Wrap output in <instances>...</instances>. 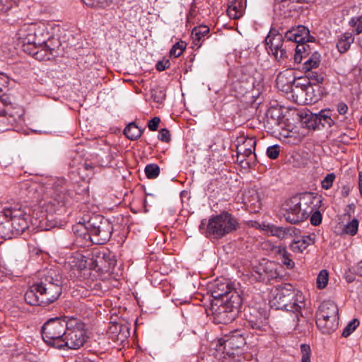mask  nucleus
<instances>
[{
	"label": "nucleus",
	"instance_id": "4468645a",
	"mask_svg": "<svg viewBox=\"0 0 362 362\" xmlns=\"http://www.w3.org/2000/svg\"><path fill=\"white\" fill-rule=\"evenodd\" d=\"M62 276L51 269L47 275V303H51L59 298L62 293Z\"/></svg>",
	"mask_w": 362,
	"mask_h": 362
},
{
	"label": "nucleus",
	"instance_id": "f8f14e48",
	"mask_svg": "<svg viewBox=\"0 0 362 362\" xmlns=\"http://www.w3.org/2000/svg\"><path fill=\"white\" fill-rule=\"evenodd\" d=\"M255 74L257 71L252 66L240 69L237 73L236 79L233 81L234 90L240 94H244L248 90L252 89L257 81L255 77Z\"/></svg>",
	"mask_w": 362,
	"mask_h": 362
},
{
	"label": "nucleus",
	"instance_id": "de8ad7c7",
	"mask_svg": "<svg viewBox=\"0 0 362 362\" xmlns=\"http://www.w3.org/2000/svg\"><path fill=\"white\" fill-rule=\"evenodd\" d=\"M87 6L105 7L108 6L112 0H82Z\"/></svg>",
	"mask_w": 362,
	"mask_h": 362
},
{
	"label": "nucleus",
	"instance_id": "864d4df0",
	"mask_svg": "<svg viewBox=\"0 0 362 362\" xmlns=\"http://www.w3.org/2000/svg\"><path fill=\"white\" fill-rule=\"evenodd\" d=\"M158 138L159 140L163 141V142H169L170 141V134L168 129H162L159 132Z\"/></svg>",
	"mask_w": 362,
	"mask_h": 362
},
{
	"label": "nucleus",
	"instance_id": "37998d69",
	"mask_svg": "<svg viewBox=\"0 0 362 362\" xmlns=\"http://www.w3.org/2000/svg\"><path fill=\"white\" fill-rule=\"evenodd\" d=\"M358 228V221L357 219L354 218L351 221L349 222L344 227V232L350 235L356 234Z\"/></svg>",
	"mask_w": 362,
	"mask_h": 362
},
{
	"label": "nucleus",
	"instance_id": "9b49d317",
	"mask_svg": "<svg viewBox=\"0 0 362 362\" xmlns=\"http://www.w3.org/2000/svg\"><path fill=\"white\" fill-rule=\"evenodd\" d=\"M265 42L270 52L278 62L288 58L292 54L293 48L288 47L287 41L285 42L282 35L279 33L270 31Z\"/></svg>",
	"mask_w": 362,
	"mask_h": 362
},
{
	"label": "nucleus",
	"instance_id": "20e7f679",
	"mask_svg": "<svg viewBox=\"0 0 362 362\" xmlns=\"http://www.w3.org/2000/svg\"><path fill=\"white\" fill-rule=\"evenodd\" d=\"M238 224V223L233 216L228 212H223L209 218L206 235L215 239H220L235 230Z\"/></svg>",
	"mask_w": 362,
	"mask_h": 362
},
{
	"label": "nucleus",
	"instance_id": "393cba45",
	"mask_svg": "<svg viewBox=\"0 0 362 362\" xmlns=\"http://www.w3.org/2000/svg\"><path fill=\"white\" fill-rule=\"evenodd\" d=\"M314 235H303L298 240H293L290 248L294 252H303L309 245L315 243Z\"/></svg>",
	"mask_w": 362,
	"mask_h": 362
},
{
	"label": "nucleus",
	"instance_id": "bf43d9fd",
	"mask_svg": "<svg viewBox=\"0 0 362 362\" xmlns=\"http://www.w3.org/2000/svg\"><path fill=\"white\" fill-rule=\"evenodd\" d=\"M305 57L304 54L303 53H298L296 51V53L294 54V62L297 64H299L301 62L303 58Z\"/></svg>",
	"mask_w": 362,
	"mask_h": 362
},
{
	"label": "nucleus",
	"instance_id": "774afa93",
	"mask_svg": "<svg viewBox=\"0 0 362 362\" xmlns=\"http://www.w3.org/2000/svg\"><path fill=\"white\" fill-rule=\"evenodd\" d=\"M235 7L232 8L231 6H230V7H229V8H228V13H229V16H233L234 18H238V16L236 14L233 15V14L231 13V11H232L233 10L234 11V10H235Z\"/></svg>",
	"mask_w": 362,
	"mask_h": 362
},
{
	"label": "nucleus",
	"instance_id": "2eb2a0df",
	"mask_svg": "<svg viewBox=\"0 0 362 362\" xmlns=\"http://www.w3.org/2000/svg\"><path fill=\"white\" fill-rule=\"evenodd\" d=\"M65 180L64 179H59L54 185V197L53 202L49 201L47 204V213L48 212V208L50 213H57L59 211L65 204L68 200V195L66 193V187H64Z\"/></svg>",
	"mask_w": 362,
	"mask_h": 362
},
{
	"label": "nucleus",
	"instance_id": "7ed1b4c3",
	"mask_svg": "<svg viewBox=\"0 0 362 362\" xmlns=\"http://www.w3.org/2000/svg\"><path fill=\"white\" fill-rule=\"evenodd\" d=\"M243 303L240 291H233L231 297L225 300L211 302V310L214 322L216 324H228L235 319Z\"/></svg>",
	"mask_w": 362,
	"mask_h": 362
},
{
	"label": "nucleus",
	"instance_id": "473e14b6",
	"mask_svg": "<svg viewBox=\"0 0 362 362\" xmlns=\"http://www.w3.org/2000/svg\"><path fill=\"white\" fill-rule=\"evenodd\" d=\"M124 135L130 140H136L142 134V130L134 123H129L124 129Z\"/></svg>",
	"mask_w": 362,
	"mask_h": 362
},
{
	"label": "nucleus",
	"instance_id": "f03ea898",
	"mask_svg": "<svg viewBox=\"0 0 362 362\" xmlns=\"http://www.w3.org/2000/svg\"><path fill=\"white\" fill-rule=\"evenodd\" d=\"M316 199L311 194L291 197L284 204L282 214L284 218L291 224L303 221L313 212V207L310 204H313Z\"/></svg>",
	"mask_w": 362,
	"mask_h": 362
},
{
	"label": "nucleus",
	"instance_id": "412c9836",
	"mask_svg": "<svg viewBox=\"0 0 362 362\" xmlns=\"http://www.w3.org/2000/svg\"><path fill=\"white\" fill-rule=\"evenodd\" d=\"M287 42H293V46L295 43L299 44L303 42H312L311 38H313L310 35L309 30L303 25H299L297 28H292L288 30L285 34Z\"/></svg>",
	"mask_w": 362,
	"mask_h": 362
},
{
	"label": "nucleus",
	"instance_id": "39448f33",
	"mask_svg": "<svg viewBox=\"0 0 362 362\" xmlns=\"http://www.w3.org/2000/svg\"><path fill=\"white\" fill-rule=\"evenodd\" d=\"M339 309L337 304L332 300L323 301L319 307L316 315V324L325 334H331L338 327Z\"/></svg>",
	"mask_w": 362,
	"mask_h": 362
},
{
	"label": "nucleus",
	"instance_id": "1a4fd4ad",
	"mask_svg": "<svg viewBox=\"0 0 362 362\" xmlns=\"http://www.w3.org/2000/svg\"><path fill=\"white\" fill-rule=\"evenodd\" d=\"M117 264L115 255L107 248L93 249L88 265L90 269L102 272H110Z\"/></svg>",
	"mask_w": 362,
	"mask_h": 362
},
{
	"label": "nucleus",
	"instance_id": "ddd939ff",
	"mask_svg": "<svg viewBox=\"0 0 362 362\" xmlns=\"http://www.w3.org/2000/svg\"><path fill=\"white\" fill-rule=\"evenodd\" d=\"M280 268L275 262L263 260L253 268L252 275L259 281H269L281 276Z\"/></svg>",
	"mask_w": 362,
	"mask_h": 362
},
{
	"label": "nucleus",
	"instance_id": "5701e85b",
	"mask_svg": "<svg viewBox=\"0 0 362 362\" xmlns=\"http://www.w3.org/2000/svg\"><path fill=\"white\" fill-rule=\"evenodd\" d=\"M48 26L50 27L52 30L51 35L47 39V52L49 51V54L55 57L58 53V49L61 45L59 40L60 27L57 25H47V30Z\"/></svg>",
	"mask_w": 362,
	"mask_h": 362
},
{
	"label": "nucleus",
	"instance_id": "6ab92c4d",
	"mask_svg": "<svg viewBox=\"0 0 362 362\" xmlns=\"http://www.w3.org/2000/svg\"><path fill=\"white\" fill-rule=\"evenodd\" d=\"M247 326L255 331L257 334H261V332L267 331L268 328L267 318L265 315H262L256 309L247 316Z\"/></svg>",
	"mask_w": 362,
	"mask_h": 362
},
{
	"label": "nucleus",
	"instance_id": "338daca9",
	"mask_svg": "<svg viewBox=\"0 0 362 362\" xmlns=\"http://www.w3.org/2000/svg\"><path fill=\"white\" fill-rule=\"evenodd\" d=\"M45 332V323H44L41 327V334L42 340L45 342L46 337L44 336V333Z\"/></svg>",
	"mask_w": 362,
	"mask_h": 362
},
{
	"label": "nucleus",
	"instance_id": "680f3d73",
	"mask_svg": "<svg viewBox=\"0 0 362 362\" xmlns=\"http://www.w3.org/2000/svg\"><path fill=\"white\" fill-rule=\"evenodd\" d=\"M356 33L360 34L362 33V17L359 18V21L356 25Z\"/></svg>",
	"mask_w": 362,
	"mask_h": 362
},
{
	"label": "nucleus",
	"instance_id": "4d7b16f0",
	"mask_svg": "<svg viewBox=\"0 0 362 362\" xmlns=\"http://www.w3.org/2000/svg\"><path fill=\"white\" fill-rule=\"evenodd\" d=\"M170 65V62L168 59H164L158 62L156 64V69L159 71H162L169 68Z\"/></svg>",
	"mask_w": 362,
	"mask_h": 362
},
{
	"label": "nucleus",
	"instance_id": "49530a36",
	"mask_svg": "<svg viewBox=\"0 0 362 362\" xmlns=\"http://www.w3.org/2000/svg\"><path fill=\"white\" fill-rule=\"evenodd\" d=\"M300 352L302 354L301 362H311L310 355L311 349L308 344H303L300 345Z\"/></svg>",
	"mask_w": 362,
	"mask_h": 362
},
{
	"label": "nucleus",
	"instance_id": "9d476101",
	"mask_svg": "<svg viewBox=\"0 0 362 362\" xmlns=\"http://www.w3.org/2000/svg\"><path fill=\"white\" fill-rule=\"evenodd\" d=\"M245 344V338L238 332H235L225 339L218 340L216 348V357L226 359V357L234 358L235 350L240 349Z\"/></svg>",
	"mask_w": 362,
	"mask_h": 362
},
{
	"label": "nucleus",
	"instance_id": "6e6d98bb",
	"mask_svg": "<svg viewBox=\"0 0 362 362\" xmlns=\"http://www.w3.org/2000/svg\"><path fill=\"white\" fill-rule=\"evenodd\" d=\"M160 122V119L159 117H154L148 122V129L151 131H156Z\"/></svg>",
	"mask_w": 362,
	"mask_h": 362
},
{
	"label": "nucleus",
	"instance_id": "bb28decb",
	"mask_svg": "<svg viewBox=\"0 0 362 362\" xmlns=\"http://www.w3.org/2000/svg\"><path fill=\"white\" fill-rule=\"evenodd\" d=\"M210 29L207 25H202L193 28L192 39L193 47L199 48L202 46V38L209 33Z\"/></svg>",
	"mask_w": 362,
	"mask_h": 362
},
{
	"label": "nucleus",
	"instance_id": "c85d7f7f",
	"mask_svg": "<svg viewBox=\"0 0 362 362\" xmlns=\"http://www.w3.org/2000/svg\"><path fill=\"white\" fill-rule=\"evenodd\" d=\"M28 43L31 44L30 39L28 40ZM34 47L30 51V54L38 61H43L45 59V41H33L32 42Z\"/></svg>",
	"mask_w": 362,
	"mask_h": 362
},
{
	"label": "nucleus",
	"instance_id": "dca6fc26",
	"mask_svg": "<svg viewBox=\"0 0 362 362\" xmlns=\"http://www.w3.org/2000/svg\"><path fill=\"white\" fill-rule=\"evenodd\" d=\"M25 186L28 190V194L33 202H36L37 206L34 209L37 211L39 209L41 212V215L37 218H40V223L45 218V214L43 213V209L45 205L44 202V195L45 194V187L44 185H41L37 182L25 183Z\"/></svg>",
	"mask_w": 362,
	"mask_h": 362
},
{
	"label": "nucleus",
	"instance_id": "603ef678",
	"mask_svg": "<svg viewBox=\"0 0 362 362\" xmlns=\"http://www.w3.org/2000/svg\"><path fill=\"white\" fill-rule=\"evenodd\" d=\"M11 107L6 105L5 103L0 100V117H11L12 115L10 112Z\"/></svg>",
	"mask_w": 362,
	"mask_h": 362
},
{
	"label": "nucleus",
	"instance_id": "69168bd1",
	"mask_svg": "<svg viewBox=\"0 0 362 362\" xmlns=\"http://www.w3.org/2000/svg\"><path fill=\"white\" fill-rule=\"evenodd\" d=\"M359 21V18L355 19V18H351V21H349V25L351 26V27H356V25H357V23H358Z\"/></svg>",
	"mask_w": 362,
	"mask_h": 362
},
{
	"label": "nucleus",
	"instance_id": "4c0bfd02",
	"mask_svg": "<svg viewBox=\"0 0 362 362\" xmlns=\"http://www.w3.org/2000/svg\"><path fill=\"white\" fill-rule=\"evenodd\" d=\"M14 234V231L12 230L11 222L8 220L6 223H0V236L4 239H10Z\"/></svg>",
	"mask_w": 362,
	"mask_h": 362
},
{
	"label": "nucleus",
	"instance_id": "a211bd4d",
	"mask_svg": "<svg viewBox=\"0 0 362 362\" xmlns=\"http://www.w3.org/2000/svg\"><path fill=\"white\" fill-rule=\"evenodd\" d=\"M296 87H300L301 90L305 93V102L308 103H315L321 99L323 93V88L320 85L313 83L310 81H308L306 83L298 82Z\"/></svg>",
	"mask_w": 362,
	"mask_h": 362
},
{
	"label": "nucleus",
	"instance_id": "8fccbe9b",
	"mask_svg": "<svg viewBox=\"0 0 362 362\" xmlns=\"http://www.w3.org/2000/svg\"><path fill=\"white\" fill-rule=\"evenodd\" d=\"M267 155L271 159H276L279 155V147L277 145L272 146L267 148Z\"/></svg>",
	"mask_w": 362,
	"mask_h": 362
},
{
	"label": "nucleus",
	"instance_id": "58836bf2",
	"mask_svg": "<svg viewBox=\"0 0 362 362\" xmlns=\"http://www.w3.org/2000/svg\"><path fill=\"white\" fill-rule=\"evenodd\" d=\"M144 171L148 179H155L159 175L160 168L157 164H148Z\"/></svg>",
	"mask_w": 362,
	"mask_h": 362
},
{
	"label": "nucleus",
	"instance_id": "ea45409f",
	"mask_svg": "<svg viewBox=\"0 0 362 362\" xmlns=\"http://www.w3.org/2000/svg\"><path fill=\"white\" fill-rule=\"evenodd\" d=\"M186 46L187 45L184 41H180L175 43L170 51V55L175 58L179 57L185 49Z\"/></svg>",
	"mask_w": 362,
	"mask_h": 362
},
{
	"label": "nucleus",
	"instance_id": "aec40b11",
	"mask_svg": "<svg viewBox=\"0 0 362 362\" xmlns=\"http://www.w3.org/2000/svg\"><path fill=\"white\" fill-rule=\"evenodd\" d=\"M255 146L256 140L255 138L245 136L238 137L236 146L238 160L240 159V162H243L240 156H243V158L248 157L252 153H254L255 156H256L255 153Z\"/></svg>",
	"mask_w": 362,
	"mask_h": 362
},
{
	"label": "nucleus",
	"instance_id": "423d86ee",
	"mask_svg": "<svg viewBox=\"0 0 362 362\" xmlns=\"http://www.w3.org/2000/svg\"><path fill=\"white\" fill-rule=\"evenodd\" d=\"M69 327L65 317L59 314L55 317L47 315V346L61 349L64 346L63 337Z\"/></svg>",
	"mask_w": 362,
	"mask_h": 362
},
{
	"label": "nucleus",
	"instance_id": "c03bdc74",
	"mask_svg": "<svg viewBox=\"0 0 362 362\" xmlns=\"http://www.w3.org/2000/svg\"><path fill=\"white\" fill-rule=\"evenodd\" d=\"M360 322L358 319H353L344 329L342 336L348 337L358 327Z\"/></svg>",
	"mask_w": 362,
	"mask_h": 362
},
{
	"label": "nucleus",
	"instance_id": "7c9ffc66",
	"mask_svg": "<svg viewBox=\"0 0 362 362\" xmlns=\"http://www.w3.org/2000/svg\"><path fill=\"white\" fill-rule=\"evenodd\" d=\"M29 218H21L17 219L9 220L12 230L16 235L23 233L27 228H28Z\"/></svg>",
	"mask_w": 362,
	"mask_h": 362
},
{
	"label": "nucleus",
	"instance_id": "c756f323",
	"mask_svg": "<svg viewBox=\"0 0 362 362\" xmlns=\"http://www.w3.org/2000/svg\"><path fill=\"white\" fill-rule=\"evenodd\" d=\"M316 118L319 123L325 127H331L336 124L335 118L332 117V112L329 110H321L318 115H316Z\"/></svg>",
	"mask_w": 362,
	"mask_h": 362
},
{
	"label": "nucleus",
	"instance_id": "b1692460",
	"mask_svg": "<svg viewBox=\"0 0 362 362\" xmlns=\"http://www.w3.org/2000/svg\"><path fill=\"white\" fill-rule=\"evenodd\" d=\"M28 210H29L28 208L23 207L21 204L17 203L5 207L3 214L5 218H9L8 220L21 218V217L29 218Z\"/></svg>",
	"mask_w": 362,
	"mask_h": 362
},
{
	"label": "nucleus",
	"instance_id": "72a5a7b5",
	"mask_svg": "<svg viewBox=\"0 0 362 362\" xmlns=\"http://www.w3.org/2000/svg\"><path fill=\"white\" fill-rule=\"evenodd\" d=\"M74 233L84 240H89L91 241V235L88 229V221L84 223H78L73 227Z\"/></svg>",
	"mask_w": 362,
	"mask_h": 362
},
{
	"label": "nucleus",
	"instance_id": "2f4dec72",
	"mask_svg": "<svg viewBox=\"0 0 362 362\" xmlns=\"http://www.w3.org/2000/svg\"><path fill=\"white\" fill-rule=\"evenodd\" d=\"M354 37L350 33H345L337 43V47L340 53L346 52L354 42Z\"/></svg>",
	"mask_w": 362,
	"mask_h": 362
},
{
	"label": "nucleus",
	"instance_id": "cd10ccee",
	"mask_svg": "<svg viewBox=\"0 0 362 362\" xmlns=\"http://www.w3.org/2000/svg\"><path fill=\"white\" fill-rule=\"evenodd\" d=\"M264 227L267 232L271 235L281 239L286 238L287 235H291L294 229L292 227H281L274 225H267Z\"/></svg>",
	"mask_w": 362,
	"mask_h": 362
},
{
	"label": "nucleus",
	"instance_id": "e2e57ef3",
	"mask_svg": "<svg viewBox=\"0 0 362 362\" xmlns=\"http://www.w3.org/2000/svg\"><path fill=\"white\" fill-rule=\"evenodd\" d=\"M354 271L358 276H362V260L358 263Z\"/></svg>",
	"mask_w": 362,
	"mask_h": 362
},
{
	"label": "nucleus",
	"instance_id": "4be33fe9",
	"mask_svg": "<svg viewBox=\"0 0 362 362\" xmlns=\"http://www.w3.org/2000/svg\"><path fill=\"white\" fill-rule=\"evenodd\" d=\"M45 293V286L42 285V283L33 284L25 292V300L28 304L32 305H41L43 300L40 298Z\"/></svg>",
	"mask_w": 362,
	"mask_h": 362
},
{
	"label": "nucleus",
	"instance_id": "0e129e2a",
	"mask_svg": "<svg viewBox=\"0 0 362 362\" xmlns=\"http://www.w3.org/2000/svg\"><path fill=\"white\" fill-rule=\"evenodd\" d=\"M196 15H197L196 9L194 8H192L189 12L188 16H187V19L190 20V19L193 18L194 17H195Z\"/></svg>",
	"mask_w": 362,
	"mask_h": 362
},
{
	"label": "nucleus",
	"instance_id": "052dcab7",
	"mask_svg": "<svg viewBox=\"0 0 362 362\" xmlns=\"http://www.w3.org/2000/svg\"><path fill=\"white\" fill-rule=\"evenodd\" d=\"M57 222L55 220H49L47 216V230L57 226Z\"/></svg>",
	"mask_w": 362,
	"mask_h": 362
},
{
	"label": "nucleus",
	"instance_id": "f257e3e1",
	"mask_svg": "<svg viewBox=\"0 0 362 362\" xmlns=\"http://www.w3.org/2000/svg\"><path fill=\"white\" fill-rule=\"evenodd\" d=\"M302 293L291 284H283L276 287L272 300V306L277 310L291 311L296 314L298 320L299 313L304 305Z\"/></svg>",
	"mask_w": 362,
	"mask_h": 362
},
{
	"label": "nucleus",
	"instance_id": "3c124183",
	"mask_svg": "<svg viewBox=\"0 0 362 362\" xmlns=\"http://www.w3.org/2000/svg\"><path fill=\"white\" fill-rule=\"evenodd\" d=\"M310 216V223L313 226H318L322 222V214L319 211H313Z\"/></svg>",
	"mask_w": 362,
	"mask_h": 362
},
{
	"label": "nucleus",
	"instance_id": "a18cd8bd",
	"mask_svg": "<svg viewBox=\"0 0 362 362\" xmlns=\"http://www.w3.org/2000/svg\"><path fill=\"white\" fill-rule=\"evenodd\" d=\"M336 179V175L334 173H329L327 174L324 179L321 181L322 188L325 189H329Z\"/></svg>",
	"mask_w": 362,
	"mask_h": 362
},
{
	"label": "nucleus",
	"instance_id": "6e6552de",
	"mask_svg": "<svg viewBox=\"0 0 362 362\" xmlns=\"http://www.w3.org/2000/svg\"><path fill=\"white\" fill-rule=\"evenodd\" d=\"M69 327L63 337L64 346L70 349H78L86 340L85 325L81 320L71 318L68 320Z\"/></svg>",
	"mask_w": 362,
	"mask_h": 362
},
{
	"label": "nucleus",
	"instance_id": "5fc2aeb1",
	"mask_svg": "<svg viewBox=\"0 0 362 362\" xmlns=\"http://www.w3.org/2000/svg\"><path fill=\"white\" fill-rule=\"evenodd\" d=\"M286 82L287 83H294V78H291L289 80H287L286 77V74H279L276 78V84L278 86H281L283 88L284 83Z\"/></svg>",
	"mask_w": 362,
	"mask_h": 362
},
{
	"label": "nucleus",
	"instance_id": "a19ab883",
	"mask_svg": "<svg viewBox=\"0 0 362 362\" xmlns=\"http://www.w3.org/2000/svg\"><path fill=\"white\" fill-rule=\"evenodd\" d=\"M151 98L154 102L162 103L165 98V93L161 88L151 89Z\"/></svg>",
	"mask_w": 362,
	"mask_h": 362
},
{
	"label": "nucleus",
	"instance_id": "a878e982",
	"mask_svg": "<svg viewBox=\"0 0 362 362\" xmlns=\"http://www.w3.org/2000/svg\"><path fill=\"white\" fill-rule=\"evenodd\" d=\"M245 204L254 211L261 209L262 203L259 193L255 189H249L244 195Z\"/></svg>",
	"mask_w": 362,
	"mask_h": 362
},
{
	"label": "nucleus",
	"instance_id": "0eeeda50",
	"mask_svg": "<svg viewBox=\"0 0 362 362\" xmlns=\"http://www.w3.org/2000/svg\"><path fill=\"white\" fill-rule=\"evenodd\" d=\"M88 229L90 233L91 242L96 245H102L111 238L113 226L103 216L94 215L88 220Z\"/></svg>",
	"mask_w": 362,
	"mask_h": 362
},
{
	"label": "nucleus",
	"instance_id": "f704fd0d",
	"mask_svg": "<svg viewBox=\"0 0 362 362\" xmlns=\"http://www.w3.org/2000/svg\"><path fill=\"white\" fill-rule=\"evenodd\" d=\"M320 63V54L317 52L312 53L311 56L305 62L303 69L305 71L317 68Z\"/></svg>",
	"mask_w": 362,
	"mask_h": 362
},
{
	"label": "nucleus",
	"instance_id": "e433bc0d",
	"mask_svg": "<svg viewBox=\"0 0 362 362\" xmlns=\"http://www.w3.org/2000/svg\"><path fill=\"white\" fill-rule=\"evenodd\" d=\"M305 73L308 81H310L313 83H315V84L320 85L324 81L325 77L322 72L310 69V71H305Z\"/></svg>",
	"mask_w": 362,
	"mask_h": 362
},
{
	"label": "nucleus",
	"instance_id": "f3484780",
	"mask_svg": "<svg viewBox=\"0 0 362 362\" xmlns=\"http://www.w3.org/2000/svg\"><path fill=\"white\" fill-rule=\"evenodd\" d=\"M213 301L225 300L227 298L231 297L233 291H238L233 288L231 284L225 279H217L210 287Z\"/></svg>",
	"mask_w": 362,
	"mask_h": 362
},
{
	"label": "nucleus",
	"instance_id": "79ce46f5",
	"mask_svg": "<svg viewBox=\"0 0 362 362\" xmlns=\"http://www.w3.org/2000/svg\"><path fill=\"white\" fill-rule=\"evenodd\" d=\"M329 274L325 269L321 270L317 278V286L318 288H324L328 282Z\"/></svg>",
	"mask_w": 362,
	"mask_h": 362
},
{
	"label": "nucleus",
	"instance_id": "09e8293b",
	"mask_svg": "<svg viewBox=\"0 0 362 362\" xmlns=\"http://www.w3.org/2000/svg\"><path fill=\"white\" fill-rule=\"evenodd\" d=\"M308 42H300L296 45L295 49L298 53H303L305 57H307L311 51L310 45L308 44Z\"/></svg>",
	"mask_w": 362,
	"mask_h": 362
},
{
	"label": "nucleus",
	"instance_id": "c9c22d12",
	"mask_svg": "<svg viewBox=\"0 0 362 362\" xmlns=\"http://www.w3.org/2000/svg\"><path fill=\"white\" fill-rule=\"evenodd\" d=\"M276 252L279 254L282 264H284L287 269H292L294 267L295 263L290 258L289 254L288 253L286 247H278L276 248Z\"/></svg>",
	"mask_w": 362,
	"mask_h": 362
},
{
	"label": "nucleus",
	"instance_id": "13d9d810",
	"mask_svg": "<svg viewBox=\"0 0 362 362\" xmlns=\"http://www.w3.org/2000/svg\"><path fill=\"white\" fill-rule=\"evenodd\" d=\"M348 109L347 105L343 102H341L337 105V112L341 115H345L347 112Z\"/></svg>",
	"mask_w": 362,
	"mask_h": 362
}]
</instances>
